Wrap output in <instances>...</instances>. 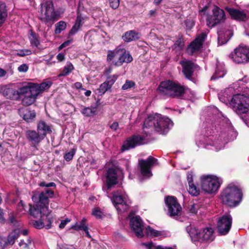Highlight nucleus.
Here are the masks:
<instances>
[{
    "instance_id": "30",
    "label": "nucleus",
    "mask_w": 249,
    "mask_h": 249,
    "mask_svg": "<svg viewBox=\"0 0 249 249\" xmlns=\"http://www.w3.org/2000/svg\"><path fill=\"white\" fill-rule=\"evenodd\" d=\"M32 92L24 96L22 99V104L25 106H29L33 104L36 101L38 95L32 89Z\"/></svg>"
},
{
    "instance_id": "53",
    "label": "nucleus",
    "mask_w": 249,
    "mask_h": 249,
    "mask_svg": "<svg viewBox=\"0 0 249 249\" xmlns=\"http://www.w3.org/2000/svg\"><path fill=\"white\" fill-rule=\"evenodd\" d=\"M75 153V151L74 149H71V150L68 153H66L64 156V158L67 161H70L71 160Z\"/></svg>"
},
{
    "instance_id": "22",
    "label": "nucleus",
    "mask_w": 249,
    "mask_h": 249,
    "mask_svg": "<svg viewBox=\"0 0 249 249\" xmlns=\"http://www.w3.org/2000/svg\"><path fill=\"white\" fill-rule=\"evenodd\" d=\"M19 115L27 122H33L36 117V112L34 110L22 108L18 110Z\"/></svg>"
},
{
    "instance_id": "24",
    "label": "nucleus",
    "mask_w": 249,
    "mask_h": 249,
    "mask_svg": "<svg viewBox=\"0 0 249 249\" xmlns=\"http://www.w3.org/2000/svg\"><path fill=\"white\" fill-rule=\"evenodd\" d=\"M37 131L40 134L43 135L42 136L44 139L47 133L50 134L52 132L51 126L43 121H40L38 122Z\"/></svg>"
},
{
    "instance_id": "51",
    "label": "nucleus",
    "mask_w": 249,
    "mask_h": 249,
    "mask_svg": "<svg viewBox=\"0 0 249 249\" xmlns=\"http://www.w3.org/2000/svg\"><path fill=\"white\" fill-rule=\"evenodd\" d=\"M135 83L134 82L130 80H127L125 83L123 85L122 89L123 90H127L135 86Z\"/></svg>"
},
{
    "instance_id": "49",
    "label": "nucleus",
    "mask_w": 249,
    "mask_h": 249,
    "mask_svg": "<svg viewBox=\"0 0 249 249\" xmlns=\"http://www.w3.org/2000/svg\"><path fill=\"white\" fill-rule=\"evenodd\" d=\"M120 46L117 47L114 50L109 52L107 54V60H111L114 57L119 56Z\"/></svg>"
},
{
    "instance_id": "23",
    "label": "nucleus",
    "mask_w": 249,
    "mask_h": 249,
    "mask_svg": "<svg viewBox=\"0 0 249 249\" xmlns=\"http://www.w3.org/2000/svg\"><path fill=\"white\" fill-rule=\"evenodd\" d=\"M168 208V215L174 217L180 215L182 211V207L179 203H166Z\"/></svg>"
},
{
    "instance_id": "32",
    "label": "nucleus",
    "mask_w": 249,
    "mask_h": 249,
    "mask_svg": "<svg viewBox=\"0 0 249 249\" xmlns=\"http://www.w3.org/2000/svg\"><path fill=\"white\" fill-rule=\"evenodd\" d=\"M158 114L155 115H150L145 120L143 124V128H149L153 127L155 128V125H156V122L158 121L157 119Z\"/></svg>"
},
{
    "instance_id": "9",
    "label": "nucleus",
    "mask_w": 249,
    "mask_h": 249,
    "mask_svg": "<svg viewBox=\"0 0 249 249\" xmlns=\"http://www.w3.org/2000/svg\"><path fill=\"white\" fill-rule=\"evenodd\" d=\"M232 218L230 214H225L218 218L216 227L217 231L220 235L227 234L231 227Z\"/></svg>"
},
{
    "instance_id": "55",
    "label": "nucleus",
    "mask_w": 249,
    "mask_h": 249,
    "mask_svg": "<svg viewBox=\"0 0 249 249\" xmlns=\"http://www.w3.org/2000/svg\"><path fill=\"white\" fill-rule=\"evenodd\" d=\"M198 209V206L197 203H193L191 205L190 208L189 209V212L192 214H196Z\"/></svg>"
},
{
    "instance_id": "63",
    "label": "nucleus",
    "mask_w": 249,
    "mask_h": 249,
    "mask_svg": "<svg viewBox=\"0 0 249 249\" xmlns=\"http://www.w3.org/2000/svg\"><path fill=\"white\" fill-rule=\"evenodd\" d=\"M118 78V76L116 74L113 75L112 77H108L107 79V81L109 83V84L112 86L115 81L117 80Z\"/></svg>"
},
{
    "instance_id": "20",
    "label": "nucleus",
    "mask_w": 249,
    "mask_h": 249,
    "mask_svg": "<svg viewBox=\"0 0 249 249\" xmlns=\"http://www.w3.org/2000/svg\"><path fill=\"white\" fill-rule=\"evenodd\" d=\"M226 10L231 17L238 21H244L248 19V16L245 12L233 8L226 7Z\"/></svg>"
},
{
    "instance_id": "28",
    "label": "nucleus",
    "mask_w": 249,
    "mask_h": 249,
    "mask_svg": "<svg viewBox=\"0 0 249 249\" xmlns=\"http://www.w3.org/2000/svg\"><path fill=\"white\" fill-rule=\"evenodd\" d=\"M33 83H28L17 90L18 92V99L21 98L22 96H25L32 93V90L33 88Z\"/></svg>"
},
{
    "instance_id": "27",
    "label": "nucleus",
    "mask_w": 249,
    "mask_h": 249,
    "mask_svg": "<svg viewBox=\"0 0 249 249\" xmlns=\"http://www.w3.org/2000/svg\"><path fill=\"white\" fill-rule=\"evenodd\" d=\"M52 85V82L50 81H47L39 84L33 83V88L32 89H34V91L38 95L43 91L49 89Z\"/></svg>"
},
{
    "instance_id": "33",
    "label": "nucleus",
    "mask_w": 249,
    "mask_h": 249,
    "mask_svg": "<svg viewBox=\"0 0 249 249\" xmlns=\"http://www.w3.org/2000/svg\"><path fill=\"white\" fill-rule=\"evenodd\" d=\"M97 105H91L89 107H84L81 111V113L86 117H91L97 114Z\"/></svg>"
},
{
    "instance_id": "26",
    "label": "nucleus",
    "mask_w": 249,
    "mask_h": 249,
    "mask_svg": "<svg viewBox=\"0 0 249 249\" xmlns=\"http://www.w3.org/2000/svg\"><path fill=\"white\" fill-rule=\"evenodd\" d=\"M42 220L45 223V228L46 229H50L52 227L54 226V224H57L58 220H56V218L53 217L49 212L48 214H44L42 217Z\"/></svg>"
},
{
    "instance_id": "39",
    "label": "nucleus",
    "mask_w": 249,
    "mask_h": 249,
    "mask_svg": "<svg viewBox=\"0 0 249 249\" xmlns=\"http://www.w3.org/2000/svg\"><path fill=\"white\" fill-rule=\"evenodd\" d=\"M73 69L74 67L72 64L71 63H68L64 67L63 70L61 71L58 76L61 77L67 76L69 75Z\"/></svg>"
},
{
    "instance_id": "56",
    "label": "nucleus",
    "mask_w": 249,
    "mask_h": 249,
    "mask_svg": "<svg viewBox=\"0 0 249 249\" xmlns=\"http://www.w3.org/2000/svg\"><path fill=\"white\" fill-rule=\"evenodd\" d=\"M176 197L172 196H167L164 198V202H177Z\"/></svg>"
},
{
    "instance_id": "37",
    "label": "nucleus",
    "mask_w": 249,
    "mask_h": 249,
    "mask_svg": "<svg viewBox=\"0 0 249 249\" xmlns=\"http://www.w3.org/2000/svg\"><path fill=\"white\" fill-rule=\"evenodd\" d=\"M223 64H217L214 74L212 76L211 80H215L218 78L223 77L226 74Z\"/></svg>"
},
{
    "instance_id": "61",
    "label": "nucleus",
    "mask_w": 249,
    "mask_h": 249,
    "mask_svg": "<svg viewBox=\"0 0 249 249\" xmlns=\"http://www.w3.org/2000/svg\"><path fill=\"white\" fill-rule=\"evenodd\" d=\"M31 51L29 50H20L18 54L19 56H24L26 55L31 54Z\"/></svg>"
},
{
    "instance_id": "8",
    "label": "nucleus",
    "mask_w": 249,
    "mask_h": 249,
    "mask_svg": "<svg viewBox=\"0 0 249 249\" xmlns=\"http://www.w3.org/2000/svg\"><path fill=\"white\" fill-rule=\"evenodd\" d=\"M212 12L213 15L208 16L206 19L207 25L209 27H213L226 19L225 12L219 7L214 6Z\"/></svg>"
},
{
    "instance_id": "11",
    "label": "nucleus",
    "mask_w": 249,
    "mask_h": 249,
    "mask_svg": "<svg viewBox=\"0 0 249 249\" xmlns=\"http://www.w3.org/2000/svg\"><path fill=\"white\" fill-rule=\"evenodd\" d=\"M122 174V171L119 168L113 167L108 169L106 174L107 189H111L113 186L118 183V178Z\"/></svg>"
},
{
    "instance_id": "60",
    "label": "nucleus",
    "mask_w": 249,
    "mask_h": 249,
    "mask_svg": "<svg viewBox=\"0 0 249 249\" xmlns=\"http://www.w3.org/2000/svg\"><path fill=\"white\" fill-rule=\"evenodd\" d=\"M71 221L70 219L67 218L65 220L61 221V223L59 225V228L62 229L65 228L67 223Z\"/></svg>"
},
{
    "instance_id": "64",
    "label": "nucleus",
    "mask_w": 249,
    "mask_h": 249,
    "mask_svg": "<svg viewBox=\"0 0 249 249\" xmlns=\"http://www.w3.org/2000/svg\"><path fill=\"white\" fill-rule=\"evenodd\" d=\"M28 66L26 64H23L18 67V70L20 72H25L28 71Z\"/></svg>"
},
{
    "instance_id": "34",
    "label": "nucleus",
    "mask_w": 249,
    "mask_h": 249,
    "mask_svg": "<svg viewBox=\"0 0 249 249\" xmlns=\"http://www.w3.org/2000/svg\"><path fill=\"white\" fill-rule=\"evenodd\" d=\"M54 195L53 191L51 189H47L38 195V202H43L46 201L49 198L53 197Z\"/></svg>"
},
{
    "instance_id": "3",
    "label": "nucleus",
    "mask_w": 249,
    "mask_h": 249,
    "mask_svg": "<svg viewBox=\"0 0 249 249\" xmlns=\"http://www.w3.org/2000/svg\"><path fill=\"white\" fill-rule=\"evenodd\" d=\"M230 106L237 114L246 113L249 109V96L240 94L233 95Z\"/></svg>"
},
{
    "instance_id": "47",
    "label": "nucleus",
    "mask_w": 249,
    "mask_h": 249,
    "mask_svg": "<svg viewBox=\"0 0 249 249\" xmlns=\"http://www.w3.org/2000/svg\"><path fill=\"white\" fill-rule=\"evenodd\" d=\"M188 192L193 196H197L199 194V189L194 184H189Z\"/></svg>"
},
{
    "instance_id": "2",
    "label": "nucleus",
    "mask_w": 249,
    "mask_h": 249,
    "mask_svg": "<svg viewBox=\"0 0 249 249\" xmlns=\"http://www.w3.org/2000/svg\"><path fill=\"white\" fill-rule=\"evenodd\" d=\"M39 19L48 26H52L58 19L59 14L55 11L53 2L47 1L40 4Z\"/></svg>"
},
{
    "instance_id": "15",
    "label": "nucleus",
    "mask_w": 249,
    "mask_h": 249,
    "mask_svg": "<svg viewBox=\"0 0 249 249\" xmlns=\"http://www.w3.org/2000/svg\"><path fill=\"white\" fill-rule=\"evenodd\" d=\"M129 224L131 230L138 238H142L144 236L142 221L139 215L131 217L129 220Z\"/></svg>"
},
{
    "instance_id": "10",
    "label": "nucleus",
    "mask_w": 249,
    "mask_h": 249,
    "mask_svg": "<svg viewBox=\"0 0 249 249\" xmlns=\"http://www.w3.org/2000/svg\"><path fill=\"white\" fill-rule=\"evenodd\" d=\"M49 203H29V212L35 218H41L49 213Z\"/></svg>"
},
{
    "instance_id": "5",
    "label": "nucleus",
    "mask_w": 249,
    "mask_h": 249,
    "mask_svg": "<svg viewBox=\"0 0 249 249\" xmlns=\"http://www.w3.org/2000/svg\"><path fill=\"white\" fill-rule=\"evenodd\" d=\"M229 57L236 64L249 62V46L240 45L231 53Z\"/></svg>"
},
{
    "instance_id": "21",
    "label": "nucleus",
    "mask_w": 249,
    "mask_h": 249,
    "mask_svg": "<svg viewBox=\"0 0 249 249\" xmlns=\"http://www.w3.org/2000/svg\"><path fill=\"white\" fill-rule=\"evenodd\" d=\"M0 92L7 98L12 100L18 99V92L15 89L9 86H3L0 88Z\"/></svg>"
},
{
    "instance_id": "57",
    "label": "nucleus",
    "mask_w": 249,
    "mask_h": 249,
    "mask_svg": "<svg viewBox=\"0 0 249 249\" xmlns=\"http://www.w3.org/2000/svg\"><path fill=\"white\" fill-rule=\"evenodd\" d=\"M87 219L85 217H83L82 220L80 221L79 226L81 230L83 231L86 229V228H89L88 225L87 224Z\"/></svg>"
},
{
    "instance_id": "14",
    "label": "nucleus",
    "mask_w": 249,
    "mask_h": 249,
    "mask_svg": "<svg viewBox=\"0 0 249 249\" xmlns=\"http://www.w3.org/2000/svg\"><path fill=\"white\" fill-rule=\"evenodd\" d=\"M157 160L156 159L149 156L146 160H141L139 161L141 173L143 176L147 178L152 176L151 169Z\"/></svg>"
},
{
    "instance_id": "12",
    "label": "nucleus",
    "mask_w": 249,
    "mask_h": 249,
    "mask_svg": "<svg viewBox=\"0 0 249 249\" xmlns=\"http://www.w3.org/2000/svg\"><path fill=\"white\" fill-rule=\"evenodd\" d=\"M157 119L155 125V130L161 134L167 133L170 128L173 126V123L168 118L162 116L160 114L158 115Z\"/></svg>"
},
{
    "instance_id": "13",
    "label": "nucleus",
    "mask_w": 249,
    "mask_h": 249,
    "mask_svg": "<svg viewBox=\"0 0 249 249\" xmlns=\"http://www.w3.org/2000/svg\"><path fill=\"white\" fill-rule=\"evenodd\" d=\"M207 37V33L202 32L188 46L187 52L189 54L198 53L202 48L203 43Z\"/></svg>"
},
{
    "instance_id": "16",
    "label": "nucleus",
    "mask_w": 249,
    "mask_h": 249,
    "mask_svg": "<svg viewBox=\"0 0 249 249\" xmlns=\"http://www.w3.org/2000/svg\"><path fill=\"white\" fill-rule=\"evenodd\" d=\"M25 134L30 145L35 148H36L40 142L44 140L43 135L40 134L35 130H27Z\"/></svg>"
},
{
    "instance_id": "40",
    "label": "nucleus",
    "mask_w": 249,
    "mask_h": 249,
    "mask_svg": "<svg viewBox=\"0 0 249 249\" xmlns=\"http://www.w3.org/2000/svg\"><path fill=\"white\" fill-rule=\"evenodd\" d=\"M114 206L119 213H123L127 211L129 208V206L128 203H113Z\"/></svg>"
},
{
    "instance_id": "35",
    "label": "nucleus",
    "mask_w": 249,
    "mask_h": 249,
    "mask_svg": "<svg viewBox=\"0 0 249 249\" xmlns=\"http://www.w3.org/2000/svg\"><path fill=\"white\" fill-rule=\"evenodd\" d=\"M19 236V232L17 230H14L10 232L6 239V247L9 245H13Z\"/></svg>"
},
{
    "instance_id": "58",
    "label": "nucleus",
    "mask_w": 249,
    "mask_h": 249,
    "mask_svg": "<svg viewBox=\"0 0 249 249\" xmlns=\"http://www.w3.org/2000/svg\"><path fill=\"white\" fill-rule=\"evenodd\" d=\"M110 6L114 9L117 8L119 5V0H109Z\"/></svg>"
},
{
    "instance_id": "36",
    "label": "nucleus",
    "mask_w": 249,
    "mask_h": 249,
    "mask_svg": "<svg viewBox=\"0 0 249 249\" xmlns=\"http://www.w3.org/2000/svg\"><path fill=\"white\" fill-rule=\"evenodd\" d=\"M122 38L125 42H130L139 39V36L137 33L133 31H129L126 32L124 35L123 36Z\"/></svg>"
},
{
    "instance_id": "19",
    "label": "nucleus",
    "mask_w": 249,
    "mask_h": 249,
    "mask_svg": "<svg viewBox=\"0 0 249 249\" xmlns=\"http://www.w3.org/2000/svg\"><path fill=\"white\" fill-rule=\"evenodd\" d=\"M132 60L133 58L129 52H126L124 48L120 46L118 60L115 63V65L120 66L124 63H130Z\"/></svg>"
},
{
    "instance_id": "45",
    "label": "nucleus",
    "mask_w": 249,
    "mask_h": 249,
    "mask_svg": "<svg viewBox=\"0 0 249 249\" xmlns=\"http://www.w3.org/2000/svg\"><path fill=\"white\" fill-rule=\"evenodd\" d=\"M7 219L8 222L11 225L16 226L18 224V220L17 214L13 212L10 213Z\"/></svg>"
},
{
    "instance_id": "43",
    "label": "nucleus",
    "mask_w": 249,
    "mask_h": 249,
    "mask_svg": "<svg viewBox=\"0 0 249 249\" xmlns=\"http://www.w3.org/2000/svg\"><path fill=\"white\" fill-rule=\"evenodd\" d=\"M55 33L56 34H59L62 31H64L67 27V24L65 22L60 21L57 23L55 25Z\"/></svg>"
},
{
    "instance_id": "38",
    "label": "nucleus",
    "mask_w": 249,
    "mask_h": 249,
    "mask_svg": "<svg viewBox=\"0 0 249 249\" xmlns=\"http://www.w3.org/2000/svg\"><path fill=\"white\" fill-rule=\"evenodd\" d=\"M7 16L5 3L0 1V26L4 22Z\"/></svg>"
},
{
    "instance_id": "52",
    "label": "nucleus",
    "mask_w": 249,
    "mask_h": 249,
    "mask_svg": "<svg viewBox=\"0 0 249 249\" xmlns=\"http://www.w3.org/2000/svg\"><path fill=\"white\" fill-rule=\"evenodd\" d=\"M184 44L183 40L181 38H178L176 40L174 44V47L177 50H181L184 47Z\"/></svg>"
},
{
    "instance_id": "54",
    "label": "nucleus",
    "mask_w": 249,
    "mask_h": 249,
    "mask_svg": "<svg viewBox=\"0 0 249 249\" xmlns=\"http://www.w3.org/2000/svg\"><path fill=\"white\" fill-rule=\"evenodd\" d=\"M33 225L36 228L38 229H41L43 227H45V223L42 220V218H40V219L39 220L35 221L34 222Z\"/></svg>"
},
{
    "instance_id": "48",
    "label": "nucleus",
    "mask_w": 249,
    "mask_h": 249,
    "mask_svg": "<svg viewBox=\"0 0 249 249\" xmlns=\"http://www.w3.org/2000/svg\"><path fill=\"white\" fill-rule=\"evenodd\" d=\"M111 86L107 81L102 83L99 88V92L101 94L105 93L108 89L111 88Z\"/></svg>"
},
{
    "instance_id": "25",
    "label": "nucleus",
    "mask_w": 249,
    "mask_h": 249,
    "mask_svg": "<svg viewBox=\"0 0 249 249\" xmlns=\"http://www.w3.org/2000/svg\"><path fill=\"white\" fill-rule=\"evenodd\" d=\"M218 34V44L219 45H222L228 42L231 37L232 36L231 31L227 30L225 32L221 30H219L217 31Z\"/></svg>"
},
{
    "instance_id": "62",
    "label": "nucleus",
    "mask_w": 249,
    "mask_h": 249,
    "mask_svg": "<svg viewBox=\"0 0 249 249\" xmlns=\"http://www.w3.org/2000/svg\"><path fill=\"white\" fill-rule=\"evenodd\" d=\"M39 185L40 187H55L56 186V184L54 182H50L49 183H47L44 181L40 182Z\"/></svg>"
},
{
    "instance_id": "7",
    "label": "nucleus",
    "mask_w": 249,
    "mask_h": 249,
    "mask_svg": "<svg viewBox=\"0 0 249 249\" xmlns=\"http://www.w3.org/2000/svg\"><path fill=\"white\" fill-rule=\"evenodd\" d=\"M188 233L192 241L194 243L197 241H211L213 239V230L212 228H206L199 231L196 229H191Z\"/></svg>"
},
{
    "instance_id": "4",
    "label": "nucleus",
    "mask_w": 249,
    "mask_h": 249,
    "mask_svg": "<svg viewBox=\"0 0 249 249\" xmlns=\"http://www.w3.org/2000/svg\"><path fill=\"white\" fill-rule=\"evenodd\" d=\"M242 193L234 185L230 184L223 190L220 195L222 202H240L242 199Z\"/></svg>"
},
{
    "instance_id": "42",
    "label": "nucleus",
    "mask_w": 249,
    "mask_h": 249,
    "mask_svg": "<svg viewBox=\"0 0 249 249\" xmlns=\"http://www.w3.org/2000/svg\"><path fill=\"white\" fill-rule=\"evenodd\" d=\"M230 90L231 88L227 89L223 92L219 94V100L226 104H228V103L230 104V102H231V100H230L229 97H227L225 98V94H227L229 92H230Z\"/></svg>"
},
{
    "instance_id": "6",
    "label": "nucleus",
    "mask_w": 249,
    "mask_h": 249,
    "mask_svg": "<svg viewBox=\"0 0 249 249\" xmlns=\"http://www.w3.org/2000/svg\"><path fill=\"white\" fill-rule=\"evenodd\" d=\"M201 182L202 189L209 194L216 193L220 185L218 178L213 175L202 176Z\"/></svg>"
},
{
    "instance_id": "31",
    "label": "nucleus",
    "mask_w": 249,
    "mask_h": 249,
    "mask_svg": "<svg viewBox=\"0 0 249 249\" xmlns=\"http://www.w3.org/2000/svg\"><path fill=\"white\" fill-rule=\"evenodd\" d=\"M83 20L84 18L81 16H78L77 17L75 22L69 32V35L70 36L75 34L81 29L84 23Z\"/></svg>"
},
{
    "instance_id": "1",
    "label": "nucleus",
    "mask_w": 249,
    "mask_h": 249,
    "mask_svg": "<svg viewBox=\"0 0 249 249\" xmlns=\"http://www.w3.org/2000/svg\"><path fill=\"white\" fill-rule=\"evenodd\" d=\"M157 92L161 96L178 97L184 93V88L178 83L167 80L160 83Z\"/></svg>"
},
{
    "instance_id": "17",
    "label": "nucleus",
    "mask_w": 249,
    "mask_h": 249,
    "mask_svg": "<svg viewBox=\"0 0 249 249\" xmlns=\"http://www.w3.org/2000/svg\"><path fill=\"white\" fill-rule=\"evenodd\" d=\"M144 143V139L139 135H133L128 138L124 143L122 150L123 151L133 148L137 145H141Z\"/></svg>"
},
{
    "instance_id": "18",
    "label": "nucleus",
    "mask_w": 249,
    "mask_h": 249,
    "mask_svg": "<svg viewBox=\"0 0 249 249\" xmlns=\"http://www.w3.org/2000/svg\"><path fill=\"white\" fill-rule=\"evenodd\" d=\"M180 64L182 65V72L185 77L190 80H193V73L198 68V66L192 61L187 60L181 61Z\"/></svg>"
},
{
    "instance_id": "46",
    "label": "nucleus",
    "mask_w": 249,
    "mask_h": 249,
    "mask_svg": "<svg viewBox=\"0 0 249 249\" xmlns=\"http://www.w3.org/2000/svg\"><path fill=\"white\" fill-rule=\"evenodd\" d=\"M29 38L30 43L32 46L37 47L39 45V41L36 33L31 32Z\"/></svg>"
},
{
    "instance_id": "29",
    "label": "nucleus",
    "mask_w": 249,
    "mask_h": 249,
    "mask_svg": "<svg viewBox=\"0 0 249 249\" xmlns=\"http://www.w3.org/2000/svg\"><path fill=\"white\" fill-rule=\"evenodd\" d=\"M111 200L112 202H127L130 199L126 194L115 192L112 194Z\"/></svg>"
},
{
    "instance_id": "50",
    "label": "nucleus",
    "mask_w": 249,
    "mask_h": 249,
    "mask_svg": "<svg viewBox=\"0 0 249 249\" xmlns=\"http://www.w3.org/2000/svg\"><path fill=\"white\" fill-rule=\"evenodd\" d=\"M92 215L97 219H102L103 217V212L99 207H95L93 209Z\"/></svg>"
},
{
    "instance_id": "59",
    "label": "nucleus",
    "mask_w": 249,
    "mask_h": 249,
    "mask_svg": "<svg viewBox=\"0 0 249 249\" xmlns=\"http://www.w3.org/2000/svg\"><path fill=\"white\" fill-rule=\"evenodd\" d=\"M6 248V239L0 235V249H4Z\"/></svg>"
},
{
    "instance_id": "41",
    "label": "nucleus",
    "mask_w": 249,
    "mask_h": 249,
    "mask_svg": "<svg viewBox=\"0 0 249 249\" xmlns=\"http://www.w3.org/2000/svg\"><path fill=\"white\" fill-rule=\"evenodd\" d=\"M142 245L145 246L147 249H174L171 247H165L163 248L160 245L156 246L154 245L152 242H150L148 243H142Z\"/></svg>"
},
{
    "instance_id": "44",
    "label": "nucleus",
    "mask_w": 249,
    "mask_h": 249,
    "mask_svg": "<svg viewBox=\"0 0 249 249\" xmlns=\"http://www.w3.org/2000/svg\"><path fill=\"white\" fill-rule=\"evenodd\" d=\"M145 232L147 234H150L152 236L156 237L161 235V231L152 229L149 226H148L145 229Z\"/></svg>"
}]
</instances>
